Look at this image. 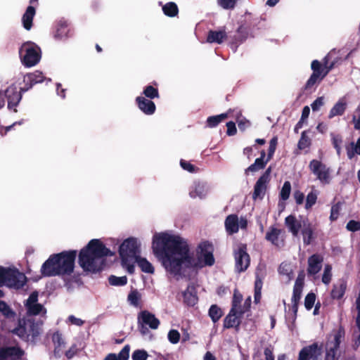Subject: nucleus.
<instances>
[{"label": "nucleus", "mask_w": 360, "mask_h": 360, "mask_svg": "<svg viewBox=\"0 0 360 360\" xmlns=\"http://www.w3.org/2000/svg\"><path fill=\"white\" fill-rule=\"evenodd\" d=\"M331 266L330 265H326L323 271V274L322 276V282L325 284H328L332 278V274H331Z\"/></svg>", "instance_id": "4d7b16f0"}, {"label": "nucleus", "mask_w": 360, "mask_h": 360, "mask_svg": "<svg viewBox=\"0 0 360 360\" xmlns=\"http://www.w3.org/2000/svg\"><path fill=\"white\" fill-rule=\"evenodd\" d=\"M199 251V259L203 262V266H211L214 265L215 259L213 255L214 248L208 240L201 242L198 247Z\"/></svg>", "instance_id": "9b49d317"}, {"label": "nucleus", "mask_w": 360, "mask_h": 360, "mask_svg": "<svg viewBox=\"0 0 360 360\" xmlns=\"http://www.w3.org/2000/svg\"><path fill=\"white\" fill-rule=\"evenodd\" d=\"M153 254L167 271L180 275L182 265L186 267H198V262L189 254V247L181 237L167 233L155 234L153 238Z\"/></svg>", "instance_id": "f257e3e1"}, {"label": "nucleus", "mask_w": 360, "mask_h": 360, "mask_svg": "<svg viewBox=\"0 0 360 360\" xmlns=\"http://www.w3.org/2000/svg\"><path fill=\"white\" fill-rule=\"evenodd\" d=\"M309 169L322 184H328L330 182V168L318 160H312L309 165Z\"/></svg>", "instance_id": "6e6552de"}, {"label": "nucleus", "mask_w": 360, "mask_h": 360, "mask_svg": "<svg viewBox=\"0 0 360 360\" xmlns=\"http://www.w3.org/2000/svg\"><path fill=\"white\" fill-rule=\"evenodd\" d=\"M345 335V329L340 326L339 328L335 331L334 334L328 338L326 348L333 349V350L339 351L340 345L342 340H344Z\"/></svg>", "instance_id": "dca6fc26"}, {"label": "nucleus", "mask_w": 360, "mask_h": 360, "mask_svg": "<svg viewBox=\"0 0 360 360\" xmlns=\"http://www.w3.org/2000/svg\"><path fill=\"white\" fill-rule=\"evenodd\" d=\"M22 91L21 89L18 91L15 86H8L5 91V96L8 101V108L10 109L14 108L15 112L17 111L15 108L18 105L22 98Z\"/></svg>", "instance_id": "ddd939ff"}, {"label": "nucleus", "mask_w": 360, "mask_h": 360, "mask_svg": "<svg viewBox=\"0 0 360 360\" xmlns=\"http://www.w3.org/2000/svg\"><path fill=\"white\" fill-rule=\"evenodd\" d=\"M243 300V295L239 292L237 289L234 290L233 295L231 301V308L233 309L234 311H238L241 306V302Z\"/></svg>", "instance_id": "de8ad7c7"}, {"label": "nucleus", "mask_w": 360, "mask_h": 360, "mask_svg": "<svg viewBox=\"0 0 360 360\" xmlns=\"http://www.w3.org/2000/svg\"><path fill=\"white\" fill-rule=\"evenodd\" d=\"M347 289V281L340 279L338 281V283L333 284V289L330 292L331 297L335 300L341 299L346 291Z\"/></svg>", "instance_id": "cd10ccee"}, {"label": "nucleus", "mask_w": 360, "mask_h": 360, "mask_svg": "<svg viewBox=\"0 0 360 360\" xmlns=\"http://www.w3.org/2000/svg\"><path fill=\"white\" fill-rule=\"evenodd\" d=\"M307 131H304L302 132L301 137L298 141L297 147L300 150H304L309 148L311 144L310 138L307 135Z\"/></svg>", "instance_id": "49530a36"}, {"label": "nucleus", "mask_w": 360, "mask_h": 360, "mask_svg": "<svg viewBox=\"0 0 360 360\" xmlns=\"http://www.w3.org/2000/svg\"><path fill=\"white\" fill-rule=\"evenodd\" d=\"M184 303L188 306L193 307L198 300L197 290L193 283L188 284L186 290L183 292Z\"/></svg>", "instance_id": "412c9836"}, {"label": "nucleus", "mask_w": 360, "mask_h": 360, "mask_svg": "<svg viewBox=\"0 0 360 360\" xmlns=\"http://www.w3.org/2000/svg\"><path fill=\"white\" fill-rule=\"evenodd\" d=\"M27 281L25 275L18 269L0 266V287L5 285L8 288L19 290L23 288ZM4 296V292L0 290V297Z\"/></svg>", "instance_id": "20e7f679"}, {"label": "nucleus", "mask_w": 360, "mask_h": 360, "mask_svg": "<svg viewBox=\"0 0 360 360\" xmlns=\"http://www.w3.org/2000/svg\"><path fill=\"white\" fill-rule=\"evenodd\" d=\"M180 165L184 170H186L191 173L196 172L198 170V167L184 160H181Z\"/></svg>", "instance_id": "680f3d73"}, {"label": "nucleus", "mask_w": 360, "mask_h": 360, "mask_svg": "<svg viewBox=\"0 0 360 360\" xmlns=\"http://www.w3.org/2000/svg\"><path fill=\"white\" fill-rule=\"evenodd\" d=\"M281 233V231L280 229L275 227H271L270 230L266 232L265 238L272 244L276 245Z\"/></svg>", "instance_id": "a19ab883"}, {"label": "nucleus", "mask_w": 360, "mask_h": 360, "mask_svg": "<svg viewBox=\"0 0 360 360\" xmlns=\"http://www.w3.org/2000/svg\"><path fill=\"white\" fill-rule=\"evenodd\" d=\"M77 254V250H65L50 255L41 267V276H70L74 271Z\"/></svg>", "instance_id": "7ed1b4c3"}, {"label": "nucleus", "mask_w": 360, "mask_h": 360, "mask_svg": "<svg viewBox=\"0 0 360 360\" xmlns=\"http://www.w3.org/2000/svg\"><path fill=\"white\" fill-rule=\"evenodd\" d=\"M325 360H338V351L326 348Z\"/></svg>", "instance_id": "338daca9"}, {"label": "nucleus", "mask_w": 360, "mask_h": 360, "mask_svg": "<svg viewBox=\"0 0 360 360\" xmlns=\"http://www.w3.org/2000/svg\"><path fill=\"white\" fill-rule=\"evenodd\" d=\"M269 161H267V158L266 160H262V158H257L255 160V162L250 165L245 171L246 174H248V172H255L260 169H263L265 168L266 164Z\"/></svg>", "instance_id": "f704fd0d"}, {"label": "nucleus", "mask_w": 360, "mask_h": 360, "mask_svg": "<svg viewBox=\"0 0 360 360\" xmlns=\"http://www.w3.org/2000/svg\"><path fill=\"white\" fill-rule=\"evenodd\" d=\"M243 316L240 315L238 311H234L233 309H231L229 314L225 316L224 319V328H235L236 331H238Z\"/></svg>", "instance_id": "f8f14e48"}, {"label": "nucleus", "mask_w": 360, "mask_h": 360, "mask_svg": "<svg viewBox=\"0 0 360 360\" xmlns=\"http://www.w3.org/2000/svg\"><path fill=\"white\" fill-rule=\"evenodd\" d=\"M114 255L99 239H92L80 250L78 263L84 271L96 273L103 269L100 259Z\"/></svg>", "instance_id": "f03ea898"}, {"label": "nucleus", "mask_w": 360, "mask_h": 360, "mask_svg": "<svg viewBox=\"0 0 360 360\" xmlns=\"http://www.w3.org/2000/svg\"><path fill=\"white\" fill-rule=\"evenodd\" d=\"M285 224L294 236H297L300 229L302 227V221H298L295 216L290 214L285 217Z\"/></svg>", "instance_id": "a878e982"}, {"label": "nucleus", "mask_w": 360, "mask_h": 360, "mask_svg": "<svg viewBox=\"0 0 360 360\" xmlns=\"http://www.w3.org/2000/svg\"><path fill=\"white\" fill-rule=\"evenodd\" d=\"M302 234L304 244L305 245H310L314 239V229L307 219L302 220Z\"/></svg>", "instance_id": "b1692460"}, {"label": "nucleus", "mask_w": 360, "mask_h": 360, "mask_svg": "<svg viewBox=\"0 0 360 360\" xmlns=\"http://www.w3.org/2000/svg\"><path fill=\"white\" fill-rule=\"evenodd\" d=\"M224 226L228 235H233L239 231V219L237 214L228 215L224 221Z\"/></svg>", "instance_id": "6ab92c4d"}, {"label": "nucleus", "mask_w": 360, "mask_h": 360, "mask_svg": "<svg viewBox=\"0 0 360 360\" xmlns=\"http://www.w3.org/2000/svg\"><path fill=\"white\" fill-rule=\"evenodd\" d=\"M136 103L138 108L146 115H151L155 113L156 106L155 103L143 96H138L136 98Z\"/></svg>", "instance_id": "f3484780"}, {"label": "nucleus", "mask_w": 360, "mask_h": 360, "mask_svg": "<svg viewBox=\"0 0 360 360\" xmlns=\"http://www.w3.org/2000/svg\"><path fill=\"white\" fill-rule=\"evenodd\" d=\"M19 53L22 63L27 68L34 66L41 59L39 46H20Z\"/></svg>", "instance_id": "0eeeda50"}, {"label": "nucleus", "mask_w": 360, "mask_h": 360, "mask_svg": "<svg viewBox=\"0 0 360 360\" xmlns=\"http://www.w3.org/2000/svg\"><path fill=\"white\" fill-rule=\"evenodd\" d=\"M291 192V184L290 181H286L284 182L282 188L280 192V199L282 200H287L290 195Z\"/></svg>", "instance_id": "8fccbe9b"}, {"label": "nucleus", "mask_w": 360, "mask_h": 360, "mask_svg": "<svg viewBox=\"0 0 360 360\" xmlns=\"http://www.w3.org/2000/svg\"><path fill=\"white\" fill-rule=\"evenodd\" d=\"M278 273L281 275L286 276L289 281L293 278V270L288 263L282 262L278 267Z\"/></svg>", "instance_id": "79ce46f5"}, {"label": "nucleus", "mask_w": 360, "mask_h": 360, "mask_svg": "<svg viewBox=\"0 0 360 360\" xmlns=\"http://www.w3.org/2000/svg\"><path fill=\"white\" fill-rule=\"evenodd\" d=\"M180 333L177 330L172 329L169 331L167 334L168 340L172 344H177L180 340Z\"/></svg>", "instance_id": "6e6d98bb"}, {"label": "nucleus", "mask_w": 360, "mask_h": 360, "mask_svg": "<svg viewBox=\"0 0 360 360\" xmlns=\"http://www.w3.org/2000/svg\"><path fill=\"white\" fill-rule=\"evenodd\" d=\"M235 110L229 109L226 112L220 115L210 116L206 120V126L209 128H214L218 126L221 122L229 117Z\"/></svg>", "instance_id": "c85d7f7f"}, {"label": "nucleus", "mask_w": 360, "mask_h": 360, "mask_svg": "<svg viewBox=\"0 0 360 360\" xmlns=\"http://www.w3.org/2000/svg\"><path fill=\"white\" fill-rule=\"evenodd\" d=\"M236 261L235 267L238 272L245 271L250 264V257L247 252V245L240 243L236 250L234 251Z\"/></svg>", "instance_id": "9d476101"}, {"label": "nucleus", "mask_w": 360, "mask_h": 360, "mask_svg": "<svg viewBox=\"0 0 360 360\" xmlns=\"http://www.w3.org/2000/svg\"><path fill=\"white\" fill-rule=\"evenodd\" d=\"M250 37H253L250 28L243 25L240 26L233 35L236 43H243Z\"/></svg>", "instance_id": "c756f323"}, {"label": "nucleus", "mask_w": 360, "mask_h": 360, "mask_svg": "<svg viewBox=\"0 0 360 360\" xmlns=\"http://www.w3.org/2000/svg\"><path fill=\"white\" fill-rule=\"evenodd\" d=\"M278 144V137L274 136L269 142V146L268 149V153H267V161H270L271 158H273L274 153L276 149V146Z\"/></svg>", "instance_id": "603ef678"}, {"label": "nucleus", "mask_w": 360, "mask_h": 360, "mask_svg": "<svg viewBox=\"0 0 360 360\" xmlns=\"http://www.w3.org/2000/svg\"><path fill=\"white\" fill-rule=\"evenodd\" d=\"M268 184L269 182L261 179H258L255 184L254 191L252 193V199L254 200H257V199L262 200L264 198L267 190Z\"/></svg>", "instance_id": "bb28decb"}, {"label": "nucleus", "mask_w": 360, "mask_h": 360, "mask_svg": "<svg viewBox=\"0 0 360 360\" xmlns=\"http://www.w3.org/2000/svg\"><path fill=\"white\" fill-rule=\"evenodd\" d=\"M23 354L24 351L18 347H0V360H6L12 356L20 359Z\"/></svg>", "instance_id": "4be33fe9"}, {"label": "nucleus", "mask_w": 360, "mask_h": 360, "mask_svg": "<svg viewBox=\"0 0 360 360\" xmlns=\"http://www.w3.org/2000/svg\"><path fill=\"white\" fill-rule=\"evenodd\" d=\"M318 191L313 188L307 195L304 208L311 209L316 202L318 198Z\"/></svg>", "instance_id": "58836bf2"}, {"label": "nucleus", "mask_w": 360, "mask_h": 360, "mask_svg": "<svg viewBox=\"0 0 360 360\" xmlns=\"http://www.w3.org/2000/svg\"><path fill=\"white\" fill-rule=\"evenodd\" d=\"M312 74L307 81L302 91L304 94H311L316 90L317 85L328 75V70L321 62L314 60L311 64Z\"/></svg>", "instance_id": "39448f33"}, {"label": "nucleus", "mask_w": 360, "mask_h": 360, "mask_svg": "<svg viewBox=\"0 0 360 360\" xmlns=\"http://www.w3.org/2000/svg\"><path fill=\"white\" fill-rule=\"evenodd\" d=\"M352 121L354 124V129L360 130V106L355 110V115L353 116Z\"/></svg>", "instance_id": "774afa93"}, {"label": "nucleus", "mask_w": 360, "mask_h": 360, "mask_svg": "<svg viewBox=\"0 0 360 360\" xmlns=\"http://www.w3.org/2000/svg\"><path fill=\"white\" fill-rule=\"evenodd\" d=\"M323 352V344L314 342L303 347L299 352L297 360H318Z\"/></svg>", "instance_id": "1a4fd4ad"}, {"label": "nucleus", "mask_w": 360, "mask_h": 360, "mask_svg": "<svg viewBox=\"0 0 360 360\" xmlns=\"http://www.w3.org/2000/svg\"><path fill=\"white\" fill-rule=\"evenodd\" d=\"M162 11L165 15L173 18L178 15L179 8L176 3L171 1L162 6Z\"/></svg>", "instance_id": "c9c22d12"}, {"label": "nucleus", "mask_w": 360, "mask_h": 360, "mask_svg": "<svg viewBox=\"0 0 360 360\" xmlns=\"http://www.w3.org/2000/svg\"><path fill=\"white\" fill-rule=\"evenodd\" d=\"M208 314L214 323H217L223 316L221 309L217 304H212L210 307Z\"/></svg>", "instance_id": "4c0bfd02"}, {"label": "nucleus", "mask_w": 360, "mask_h": 360, "mask_svg": "<svg viewBox=\"0 0 360 360\" xmlns=\"http://www.w3.org/2000/svg\"><path fill=\"white\" fill-rule=\"evenodd\" d=\"M108 282L111 285L114 286H123L127 283V278L126 276L117 277L111 275L108 278Z\"/></svg>", "instance_id": "09e8293b"}, {"label": "nucleus", "mask_w": 360, "mask_h": 360, "mask_svg": "<svg viewBox=\"0 0 360 360\" xmlns=\"http://www.w3.org/2000/svg\"><path fill=\"white\" fill-rule=\"evenodd\" d=\"M51 339L54 345V356L57 359L60 358L63 354V349L65 347V342L63 335L59 331H56L53 333Z\"/></svg>", "instance_id": "aec40b11"}, {"label": "nucleus", "mask_w": 360, "mask_h": 360, "mask_svg": "<svg viewBox=\"0 0 360 360\" xmlns=\"http://www.w3.org/2000/svg\"><path fill=\"white\" fill-rule=\"evenodd\" d=\"M45 77L43 73L40 71H34L32 73H29L24 77V82L25 86L22 88V91H25L31 89L34 84L41 83L44 82Z\"/></svg>", "instance_id": "a211bd4d"}, {"label": "nucleus", "mask_w": 360, "mask_h": 360, "mask_svg": "<svg viewBox=\"0 0 360 360\" xmlns=\"http://www.w3.org/2000/svg\"><path fill=\"white\" fill-rule=\"evenodd\" d=\"M27 313L30 315H38L43 309V306L41 304H32L27 307Z\"/></svg>", "instance_id": "bf43d9fd"}, {"label": "nucleus", "mask_w": 360, "mask_h": 360, "mask_svg": "<svg viewBox=\"0 0 360 360\" xmlns=\"http://www.w3.org/2000/svg\"><path fill=\"white\" fill-rule=\"evenodd\" d=\"M36 14V8L33 6L27 7L22 16V24L26 30H30L33 26V19Z\"/></svg>", "instance_id": "5701e85b"}, {"label": "nucleus", "mask_w": 360, "mask_h": 360, "mask_svg": "<svg viewBox=\"0 0 360 360\" xmlns=\"http://www.w3.org/2000/svg\"><path fill=\"white\" fill-rule=\"evenodd\" d=\"M130 345H126L117 354L118 360H128L129 358Z\"/></svg>", "instance_id": "052dcab7"}, {"label": "nucleus", "mask_w": 360, "mask_h": 360, "mask_svg": "<svg viewBox=\"0 0 360 360\" xmlns=\"http://www.w3.org/2000/svg\"><path fill=\"white\" fill-rule=\"evenodd\" d=\"M238 0H218L219 5L224 9H233Z\"/></svg>", "instance_id": "13d9d810"}, {"label": "nucleus", "mask_w": 360, "mask_h": 360, "mask_svg": "<svg viewBox=\"0 0 360 360\" xmlns=\"http://www.w3.org/2000/svg\"><path fill=\"white\" fill-rule=\"evenodd\" d=\"M0 311L6 317H10L13 314L10 307L3 300H0Z\"/></svg>", "instance_id": "e2e57ef3"}, {"label": "nucleus", "mask_w": 360, "mask_h": 360, "mask_svg": "<svg viewBox=\"0 0 360 360\" xmlns=\"http://www.w3.org/2000/svg\"><path fill=\"white\" fill-rule=\"evenodd\" d=\"M148 354L145 349H136L133 352L132 360H147Z\"/></svg>", "instance_id": "5fc2aeb1"}, {"label": "nucleus", "mask_w": 360, "mask_h": 360, "mask_svg": "<svg viewBox=\"0 0 360 360\" xmlns=\"http://www.w3.org/2000/svg\"><path fill=\"white\" fill-rule=\"evenodd\" d=\"M143 94H144V97L146 98H148L150 100L160 98L158 89L157 88L153 87L151 85L146 86L143 89Z\"/></svg>", "instance_id": "37998d69"}, {"label": "nucleus", "mask_w": 360, "mask_h": 360, "mask_svg": "<svg viewBox=\"0 0 360 360\" xmlns=\"http://www.w3.org/2000/svg\"><path fill=\"white\" fill-rule=\"evenodd\" d=\"M139 253L140 244L136 238H129L120 245L119 254L124 262H126L127 259H134Z\"/></svg>", "instance_id": "423d86ee"}, {"label": "nucleus", "mask_w": 360, "mask_h": 360, "mask_svg": "<svg viewBox=\"0 0 360 360\" xmlns=\"http://www.w3.org/2000/svg\"><path fill=\"white\" fill-rule=\"evenodd\" d=\"M26 325L29 336L36 338L40 334V328L38 323L31 321L30 320L26 321Z\"/></svg>", "instance_id": "c03bdc74"}, {"label": "nucleus", "mask_w": 360, "mask_h": 360, "mask_svg": "<svg viewBox=\"0 0 360 360\" xmlns=\"http://www.w3.org/2000/svg\"><path fill=\"white\" fill-rule=\"evenodd\" d=\"M347 103L345 98H340L330 109L328 114V118L332 119L335 116L342 115L345 113Z\"/></svg>", "instance_id": "7c9ffc66"}, {"label": "nucleus", "mask_w": 360, "mask_h": 360, "mask_svg": "<svg viewBox=\"0 0 360 360\" xmlns=\"http://www.w3.org/2000/svg\"><path fill=\"white\" fill-rule=\"evenodd\" d=\"M340 202H338L331 207L330 215V221H335L338 218V216L340 214Z\"/></svg>", "instance_id": "0e129e2a"}, {"label": "nucleus", "mask_w": 360, "mask_h": 360, "mask_svg": "<svg viewBox=\"0 0 360 360\" xmlns=\"http://www.w3.org/2000/svg\"><path fill=\"white\" fill-rule=\"evenodd\" d=\"M134 260L143 272L147 274L154 273V267L153 266L152 264L149 262L146 258L141 257L139 255H138L134 258Z\"/></svg>", "instance_id": "473e14b6"}, {"label": "nucleus", "mask_w": 360, "mask_h": 360, "mask_svg": "<svg viewBox=\"0 0 360 360\" xmlns=\"http://www.w3.org/2000/svg\"><path fill=\"white\" fill-rule=\"evenodd\" d=\"M316 295L314 292H309L304 298V307L307 310L312 309L315 304Z\"/></svg>", "instance_id": "864d4df0"}, {"label": "nucleus", "mask_w": 360, "mask_h": 360, "mask_svg": "<svg viewBox=\"0 0 360 360\" xmlns=\"http://www.w3.org/2000/svg\"><path fill=\"white\" fill-rule=\"evenodd\" d=\"M68 24L66 21H60L55 34L56 38L68 37Z\"/></svg>", "instance_id": "ea45409f"}, {"label": "nucleus", "mask_w": 360, "mask_h": 360, "mask_svg": "<svg viewBox=\"0 0 360 360\" xmlns=\"http://www.w3.org/2000/svg\"><path fill=\"white\" fill-rule=\"evenodd\" d=\"M263 279L264 276H260L259 273L257 271L255 274V293H254V299L255 302L256 304L260 302L262 298V289L263 286Z\"/></svg>", "instance_id": "2f4dec72"}, {"label": "nucleus", "mask_w": 360, "mask_h": 360, "mask_svg": "<svg viewBox=\"0 0 360 360\" xmlns=\"http://www.w3.org/2000/svg\"><path fill=\"white\" fill-rule=\"evenodd\" d=\"M227 38L225 27L219 30H210L207 35V41L212 44H221Z\"/></svg>", "instance_id": "393cba45"}, {"label": "nucleus", "mask_w": 360, "mask_h": 360, "mask_svg": "<svg viewBox=\"0 0 360 360\" xmlns=\"http://www.w3.org/2000/svg\"><path fill=\"white\" fill-rule=\"evenodd\" d=\"M274 347L271 344L268 345L264 350V355L265 360H274L275 356L274 354Z\"/></svg>", "instance_id": "69168bd1"}, {"label": "nucleus", "mask_w": 360, "mask_h": 360, "mask_svg": "<svg viewBox=\"0 0 360 360\" xmlns=\"http://www.w3.org/2000/svg\"><path fill=\"white\" fill-rule=\"evenodd\" d=\"M12 333L18 335L22 340H27L29 338V333L27 331L26 321H23L22 323L20 321L18 326L14 328L12 330Z\"/></svg>", "instance_id": "72a5a7b5"}, {"label": "nucleus", "mask_w": 360, "mask_h": 360, "mask_svg": "<svg viewBox=\"0 0 360 360\" xmlns=\"http://www.w3.org/2000/svg\"><path fill=\"white\" fill-rule=\"evenodd\" d=\"M207 195V190L204 185L198 184L195 186L194 188L189 192V195L192 198L197 197L200 199L205 198Z\"/></svg>", "instance_id": "e433bc0d"}, {"label": "nucleus", "mask_w": 360, "mask_h": 360, "mask_svg": "<svg viewBox=\"0 0 360 360\" xmlns=\"http://www.w3.org/2000/svg\"><path fill=\"white\" fill-rule=\"evenodd\" d=\"M323 257L319 254H314L308 258V276H314L317 274L322 268Z\"/></svg>", "instance_id": "2eb2a0df"}, {"label": "nucleus", "mask_w": 360, "mask_h": 360, "mask_svg": "<svg viewBox=\"0 0 360 360\" xmlns=\"http://www.w3.org/2000/svg\"><path fill=\"white\" fill-rule=\"evenodd\" d=\"M138 323H143L148 326L150 328L156 330L158 328L160 322L153 314L147 310H143L138 314Z\"/></svg>", "instance_id": "4468645a"}, {"label": "nucleus", "mask_w": 360, "mask_h": 360, "mask_svg": "<svg viewBox=\"0 0 360 360\" xmlns=\"http://www.w3.org/2000/svg\"><path fill=\"white\" fill-rule=\"evenodd\" d=\"M127 300L131 305L138 307L140 304L141 295L137 290H132L128 295Z\"/></svg>", "instance_id": "3c124183"}, {"label": "nucleus", "mask_w": 360, "mask_h": 360, "mask_svg": "<svg viewBox=\"0 0 360 360\" xmlns=\"http://www.w3.org/2000/svg\"><path fill=\"white\" fill-rule=\"evenodd\" d=\"M331 141L333 146L336 150L337 155L340 157L342 153L341 145L342 143V137L340 134H331Z\"/></svg>", "instance_id": "a18cd8bd"}]
</instances>
